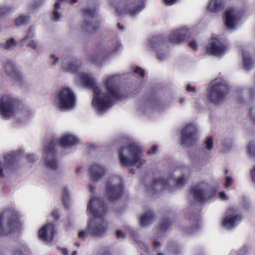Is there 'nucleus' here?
<instances>
[{
	"mask_svg": "<svg viewBox=\"0 0 255 255\" xmlns=\"http://www.w3.org/2000/svg\"><path fill=\"white\" fill-rule=\"evenodd\" d=\"M56 141L51 140L45 144L42 157L43 165L48 169L59 172V165L56 157Z\"/></svg>",
	"mask_w": 255,
	"mask_h": 255,
	"instance_id": "obj_7",
	"label": "nucleus"
},
{
	"mask_svg": "<svg viewBox=\"0 0 255 255\" xmlns=\"http://www.w3.org/2000/svg\"><path fill=\"white\" fill-rule=\"evenodd\" d=\"M172 252L175 255H178L181 252V248L180 247H175Z\"/></svg>",
	"mask_w": 255,
	"mask_h": 255,
	"instance_id": "obj_59",
	"label": "nucleus"
},
{
	"mask_svg": "<svg viewBox=\"0 0 255 255\" xmlns=\"http://www.w3.org/2000/svg\"><path fill=\"white\" fill-rule=\"evenodd\" d=\"M35 27L33 26H30L26 32L25 36L19 41L21 46H23L25 43L28 40L32 39L35 35Z\"/></svg>",
	"mask_w": 255,
	"mask_h": 255,
	"instance_id": "obj_33",
	"label": "nucleus"
},
{
	"mask_svg": "<svg viewBox=\"0 0 255 255\" xmlns=\"http://www.w3.org/2000/svg\"><path fill=\"white\" fill-rule=\"evenodd\" d=\"M233 178L230 177V176H227L225 178V187L226 188H228L229 187L231 186L232 184L233 183Z\"/></svg>",
	"mask_w": 255,
	"mask_h": 255,
	"instance_id": "obj_43",
	"label": "nucleus"
},
{
	"mask_svg": "<svg viewBox=\"0 0 255 255\" xmlns=\"http://www.w3.org/2000/svg\"><path fill=\"white\" fill-rule=\"evenodd\" d=\"M54 101L61 111H69L76 106V95L71 88L67 87H61L55 93Z\"/></svg>",
	"mask_w": 255,
	"mask_h": 255,
	"instance_id": "obj_5",
	"label": "nucleus"
},
{
	"mask_svg": "<svg viewBox=\"0 0 255 255\" xmlns=\"http://www.w3.org/2000/svg\"><path fill=\"white\" fill-rule=\"evenodd\" d=\"M241 221L242 217L239 212L230 208L222 220V225L224 229L229 230L237 226Z\"/></svg>",
	"mask_w": 255,
	"mask_h": 255,
	"instance_id": "obj_18",
	"label": "nucleus"
},
{
	"mask_svg": "<svg viewBox=\"0 0 255 255\" xmlns=\"http://www.w3.org/2000/svg\"><path fill=\"white\" fill-rule=\"evenodd\" d=\"M243 12L235 7H229L224 12V21L228 29L235 30L241 23Z\"/></svg>",
	"mask_w": 255,
	"mask_h": 255,
	"instance_id": "obj_11",
	"label": "nucleus"
},
{
	"mask_svg": "<svg viewBox=\"0 0 255 255\" xmlns=\"http://www.w3.org/2000/svg\"><path fill=\"white\" fill-rule=\"evenodd\" d=\"M150 109L147 103H144L140 105L139 111L143 114H145Z\"/></svg>",
	"mask_w": 255,
	"mask_h": 255,
	"instance_id": "obj_40",
	"label": "nucleus"
},
{
	"mask_svg": "<svg viewBox=\"0 0 255 255\" xmlns=\"http://www.w3.org/2000/svg\"><path fill=\"white\" fill-rule=\"evenodd\" d=\"M249 94L251 98L255 96V88H251L249 89Z\"/></svg>",
	"mask_w": 255,
	"mask_h": 255,
	"instance_id": "obj_60",
	"label": "nucleus"
},
{
	"mask_svg": "<svg viewBox=\"0 0 255 255\" xmlns=\"http://www.w3.org/2000/svg\"><path fill=\"white\" fill-rule=\"evenodd\" d=\"M197 128L195 123L186 124L181 131V144L183 145L191 146L196 140Z\"/></svg>",
	"mask_w": 255,
	"mask_h": 255,
	"instance_id": "obj_17",
	"label": "nucleus"
},
{
	"mask_svg": "<svg viewBox=\"0 0 255 255\" xmlns=\"http://www.w3.org/2000/svg\"><path fill=\"white\" fill-rule=\"evenodd\" d=\"M37 159V157L36 155L33 154H28L27 156V159L28 161L30 162H33L36 160Z\"/></svg>",
	"mask_w": 255,
	"mask_h": 255,
	"instance_id": "obj_51",
	"label": "nucleus"
},
{
	"mask_svg": "<svg viewBox=\"0 0 255 255\" xmlns=\"http://www.w3.org/2000/svg\"><path fill=\"white\" fill-rule=\"evenodd\" d=\"M112 52V51L107 50L106 49L101 50L99 54L97 55V56L99 55L100 59H93V61H95L96 62L99 63L100 60H108L110 58Z\"/></svg>",
	"mask_w": 255,
	"mask_h": 255,
	"instance_id": "obj_35",
	"label": "nucleus"
},
{
	"mask_svg": "<svg viewBox=\"0 0 255 255\" xmlns=\"http://www.w3.org/2000/svg\"><path fill=\"white\" fill-rule=\"evenodd\" d=\"M107 167L101 163H95L91 165L89 170V179L91 182L99 181L107 173Z\"/></svg>",
	"mask_w": 255,
	"mask_h": 255,
	"instance_id": "obj_22",
	"label": "nucleus"
},
{
	"mask_svg": "<svg viewBox=\"0 0 255 255\" xmlns=\"http://www.w3.org/2000/svg\"><path fill=\"white\" fill-rule=\"evenodd\" d=\"M169 226H170L169 221H165V222L162 223V225H161L160 230L161 231L165 230L167 228H168L169 227Z\"/></svg>",
	"mask_w": 255,
	"mask_h": 255,
	"instance_id": "obj_52",
	"label": "nucleus"
},
{
	"mask_svg": "<svg viewBox=\"0 0 255 255\" xmlns=\"http://www.w3.org/2000/svg\"><path fill=\"white\" fill-rule=\"evenodd\" d=\"M18 101L8 95L0 98V115L4 119H9L14 114Z\"/></svg>",
	"mask_w": 255,
	"mask_h": 255,
	"instance_id": "obj_12",
	"label": "nucleus"
},
{
	"mask_svg": "<svg viewBox=\"0 0 255 255\" xmlns=\"http://www.w3.org/2000/svg\"><path fill=\"white\" fill-rule=\"evenodd\" d=\"M157 150V146L154 145L151 147V149L148 151V153L149 154H155Z\"/></svg>",
	"mask_w": 255,
	"mask_h": 255,
	"instance_id": "obj_54",
	"label": "nucleus"
},
{
	"mask_svg": "<svg viewBox=\"0 0 255 255\" xmlns=\"http://www.w3.org/2000/svg\"><path fill=\"white\" fill-rule=\"evenodd\" d=\"M4 68L6 73L11 77H16L19 75V71L18 68L13 63L10 62L5 64Z\"/></svg>",
	"mask_w": 255,
	"mask_h": 255,
	"instance_id": "obj_31",
	"label": "nucleus"
},
{
	"mask_svg": "<svg viewBox=\"0 0 255 255\" xmlns=\"http://www.w3.org/2000/svg\"><path fill=\"white\" fill-rule=\"evenodd\" d=\"M105 217H89L88 227L91 235L101 237L106 233L108 227L104 220Z\"/></svg>",
	"mask_w": 255,
	"mask_h": 255,
	"instance_id": "obj_13",
	"label": "nucleus"
},
{
	"mask_svg": "<svg viewBox=\"0 0 255 255\" xmlns=\"http://www.w3.org/2000/svg\"><path fill=\"white\" fill-rule=\"evenodd\" d=\"M58 250L61 252L63 255H68V252L67 249L62 247H59Z\"/></svg>",
	"mask_w": 255,
	"mask_h": 255,
	"instance_id": "obj_56",
	"label": "nucleus"
},
{
	"mask_svg": "<svg viewBox=\"0 0 255 255\" xmlns=\"http://www.w3.org/2000/svg\"><path fill=\"white\" fill-rule=\"evenodd\" d=\"M189 171L185 169L183 171L182 175L177 180H175L173 175H169L166 179L160 178L156 179L152 187L149 189L150 192H153L154 190L158 191L166 189L171 191V187L176 185L179 187L184 186L188 182V178L189 176Z\"/></svg>",
	"mask_w": 255,
	"mask_h": 255,
	"instance_id": "obj_6",
	"label": "nucleus"
},
{
	"mask_svg": "<svg viewBox=\"0 0 255 255\" xmlns=\"http://www.w3.org/2000/svg\"><path fill=\"white\" fill-rule=\"evenodd\" d=\"M30 19L29 15L27 14H21L15 20V25L16 26H20L28 23Z\"/></svg>",
	"mask_w": 255,
	"mask_h": 255,
	"instance_id": "obj_34",
	"label": "nucleus"
},
{
	"mask_svg": "<svg viewBox=\"0 0 255 255\" xmlns=\"http://www.w3.org/2000/svg\"><path fill=\"white\" fill-rule=\"evenodd\" d=\"M57 1L54 4V10L52 13V15L55 21H58L61 15V9L60 7L61 3L67 1L71 3H75L77 1V0H56Z\"/></svg>",
	"mask_w": 255,
	"mask_h": 255,
	"instance_id": "obj_28",
	"label": "nucleus"
},
{
	"mask_svg": "<svg viewBox=\"0 0 255 255\" xmlns=\"http://www.w3.org/2000/svg\"><path fill=\"white\" fill-rule=\"evenodd\" d=\"M144 7L143 2H135L134 0H126L120 3L116 8V12L119 15L127 14L134 16L138 14Z\"/></svg>",
	"mask_w": 255,
	"mask_h": 255,
	"instance_id": "obj_14",
	"label": "nucleus"
},
{
	"mask_svg": "<svg viewBox=\"0 0 255 255\" xmlns=\"http://www.w3.org/2000/svg\"><path fill=\"white\" fill-rule=\"evenodd\" d=\"M51 216L55 219H58L59 211L57 209H54L51 213Z\"/></svg>",
	"mask_w": 255,
	"mask_h": 255,
	"instance_id": "obj_55",
	"label": "nucleus"
},
{
	"mask_svg": "<svg viewBox=\"0 0 255 255\" xmlns=\"http://www.w3.org/2000/svg\"><path fill=\"white\" fill-rule=\"evenodd\" d=\"M233 141L232 140H229V141H225L223 144L227 146V148H230L233 144Z\"/></svg>",
	"mask_w": 255,
	"mask_h": 255,
	"instance_id": "obj_58",
	"label": "nucleus"
},
{
	"mask_svg": "<svg viewBox=\"0 0 255 255\" xmlns=\"http://www.w3.org/2000/svg\"><path fill=\"white\" fill-rule=\"evenodd\" d=\"M122 77L120 74L107 75L102 81L103 89L98 85L94 88L91 104L95 111L103 114L121 99L122 93L119 86Z\"/></svg>",
	"mask_w": 255,
	"mask_h": 255,
	"instance_id": "obj_1",
	"label": "nucleus"
},
{
	"mask_svg": "<svg viewBox=\"0 0 255 255\" xmlns=\"http://www.w3.org/2000/svg\"><path fill=\"white\" fill-rule=\"evenodd\" d=\"M189 46L194 50H197L198 48V44L196 41H193L189 43Z\"/></svg>",
	"mask_w": 255,
	"mask_h": 255,
	"instance_id": "obj_53",
	"label": "nucleus"
},
{
	"mask_svg": "<svg viewBox=\"0 0 255 255\" xmlns=\"http://www.w3.org/2000/svg\"><path fill=\"white\" fill-rule=\"evenodd\" d=\"M95 189H96V188L94 185H93V184H89V187H88V189L90 192L93 193L94 191H95Z\"/></svg>",
	"mask_w": 255,
	"mask_h": 255,
	"instance_id": "obj_63",
	"label": "nucleus"
},
{
	"mask_svg": "<svg viewBox=\"0 0 255 255\" xmlns=\"http://www.w3.org/2000/svg\"><path fill=\"white\" fill-rule=\"evenodd\" d=\"M192 28L187 26L180 27L173 30L168 40L174 43H179L189 38L192 34Z\"/></svg>",
	"mask_w": 255,
	"mask_h": 255,
	"instance_id": "obj_20",
	"label": "nucleus"
},
{
	"mask_svg": "<svg viewBox=\"0 0 255 255\" xmlns=\"http://www.w3.org/2000/svg\"><path fill=\"white\" fill-rule=\"evenodd\" d=\"M186 91L190 92V93H196V90L194 86H193L190 84H188L187 85L186 87Z\"/></svg>",
	"mask_w": 255,
	"mask_h": 255,
	"instance_id": "obj_49",
	"label": "nucleus"
},
{
	"mask_svg": "<svg viewBox=\"0 0 255 255\" xmlns=\"http://www.w3.org/2000/svg\"><path fill=\"white\" fill-rule=\"evenodd\" d=\"M251 116L253 120L255 122V107L252 109L251 111Z\"/></svg>",
	"mask_w": 255,
	"mask_h": 255,
	"instance_id": "obj_62",
	"label": "nucleus"
},
{
	"mask_svg": "<svg viewBox=\"0 0 255 255\" xmlns=\"http://www.w3.org/2000/svg\"><path fill=\"white\" fill-rule=\"evenodd\" d=\"M13 11L12 6L5 5L0 8V16H4L11 13Z\"/></svg>",
	"mask_w": 255,
	"mask_h": 255,
	"instance_id": "obj_37",
	"label": "nucleus"
},
{
	"mask_svg": "<svg viewBox=\"0 0 255 255\" xmlns=\"http://www.w3.org/2000/svg\"><path fill=\"white\" fill-rule=\"evenodd\" d=\"M69 199V191L67 188L63 190V202L65 205H66Z\"/></svg>",
	"mask_w": 255,
	"mask_h": 255,
	"instance_id": "obj_45",
	"label": "nucleus"
},
{
	"mask_svg": "<svg viewBox=\"0 0 255 255\" xmlns=\"http://www.w3.org/2000/svg\"><path fill=\"white\" fill-rule=\"evenodd\" d=\"M190 193L195 200L204 202L212 198L215 195L214 191L207 183L202 182L191 188Z\"/></svg>",
	"mask_w": 255,
	"mask_h": 255,
	"instance_id": "obj_10",
	"label": "nucleus"
},
{
	"mask_svg": "<svg viewBox=\"0 0 255 255\" xmlns=\"http://www.w3.org/2000/svg\"><path fill=\"white\" fill-rule=\"evenodd\" d=\"M244 59V67L247 70H249L254 67V62L251 58L250 52L246 50H243Z\"/></svg>",
	"mask_w": 255,
	"mask_h": 255,
	"instance_id": "obj_30",
	"label": "nucleus"
},
{
	"mask_svg": "<svg viewBox=\"0 0 255 255\" xmlns=\"http://www.w3.org/2000/svg\"><path fill=\"white\" fill-rule=\"evenodd\" d=\"M142 148L136 142H132L119 149L118 158L124 165L135 166L141 168L146 163L143 158Z\"/></svg>",
	"mask_w": 255,
	"mask_h": 255,
	"instance_id": "obj_3",
	"label": "nucleus"
},
{
	"mask_svg": "<svg viewBox=\"0 0 255 255\" xmlns=\"http://www.w3.org/2000/svg\"><path fill=\"white\" fill-rule=\"evenodd\" d=\"M107 208L96 195H92L87 206V213L90 217L106 216Z\"/></svg>",
	"mask_w": 255,
	"mask_h": 255,
	"instance_id": "obj_15",
	"label": "nucleus"
},
{
	"mask_svg": "<svg viewBox=\"0 0 255 255\" xmlns=\"http://www.w3.org/2000/svg\"><path fill=\"white\" fill-rule=\"evenodd\" d=\"M190 222L192 224V227L186 231L188 234H193L199 229L200 226L199 220L197 219L195 220H191Z\"/></svg>",
	"mask_w": 255,
	"mask_h": 255,
	"instance_id": "obj_36",
	"label": "nucleus"
},
{
	"mask_svg": "<svg viewBox=\"0 0 255 255\" xmlns=\"http://www.w3.org/2000/svg\"><path fill=\"white\" fill-rule=\"evenodd\" d=\"M134 74L136 76L140 78H143L145 75V72L143 69L139 67H136L134 70Z\"/></svg>",
	"mask_w": 255,
	"mask_h": 255,
	"instance_id": "obj_39",
	"label": "nucleus"
},
{
	"mask_svg": "<svg viewBox=\"0 0 255 255\" xmlns=\"http://www.w3.org/2000/svg\"><path fill=\"white\" fill-rule=\"evenodd\" d=\"M81 62L77 60L68 61L64 60L62 62V68L67 72L72 74L76 73L81 67Z\"/></svg>",
	"mask_w": 255,
	"mask_h": 255,
	"instance_id": "obj_25",
	"label": "nucleus"
},
{
	"mask_svg": "<svg viewBox=\"0 0 255 255\" xmlns=\"http://www.w3.org/2000/svg\"><path fill=\"white\" fill-rule=\"evenodd\" d=\"M146 47L148 50L156 52V59L159 61L166 60L169 56V50L165 45L159 43L157 37H152L150 39Z\"/></svg>",
	"mask_w": 255,
	"mask_h": 255,
	"instance_id": "obj_16",
	"label": "nucleus"
},
{
	"mask_svg": "<svg viewBox=\"0 0 255 255\" xmlns=\"http://www.w3.org/2000/svg\"><path fill=\"white\" fill-rule=\"evenodd\" d=\"M76 83L83 87L92 89L98 86L94 75L90 72H80L77 74L75 78Z\"/></svg>",
	"mask_w": 255,
	"mask_h": 255,
	"instance_id": "obj_21",
	"label": "nucleus"
},
{
	"mask_svg": "<svg viewBox=\"0 0 255 255\" xmlns=\"http://www.w3.org/2000/svg\"><path fill=\"white\" fill-rule=\"evenodd\" d=\"M97 7L95 4L85 7L83 14L85 17V23L82 27L88 32H93L98 28V26L94 23V17L96 14Z\"/></svg>",
	"mask_w": 255,
	"mask_h": 255,
	"instance_id": "obj_19",
	"label": "nucleus"
},
{
	"mask_svg": "<svg viewBox=\"0 0 255 255\" xmlns=\"http://www.w3.org/2000/svg\"><path fill=\"white\" fill-rule=\"evenodd\" d=\"M90 235L89 233V228L88 227V230H82L78 233V236L81 238H84L86 237H87L88 235Z\"/></svg>",
	"mask_w": 255,
	"mask_h": 255,
	"instance_id": "obj_44",
	"label": "nucleus"
},
{
	"mask_svg": "<svg viewBox=\"0 0 255 255\" xmlns=\"http://www.w3.org/2000/svg\"><path fill=\"white\" fill-rule=\"evenodd\" d=\"M213 140L211 137H208L205 144L204 148L201 151L200 153V159L202 161H206L211 158V150L213 148Z\"/></svg>",
	"mask_w": 255,
	"mask_h": 255,
	"instance_id": "obj_26",
	"label": "nucleus"
},
{
	"mask_svg": "<svg viewBox=\"0 0 255 255\" xmlns=\"http://www.w3.org/2000/svg\"><path fill=\"white\" fill-rule=\"evenodd\" d=\"M39 5L37 3H31L29 6V10L31 12H34L39 7Z\"/></svg>",
	"mask_w": 255,
	"mask_h": 255,
	"instance_id": "obj_47",
	"label": "nucleus"
},
{
	"mask_svg": "<svg viewBox=\"0 0 255 255\" xmlns=\"http://www.w3.org/2000/svg\"><path fill=\"white\" fill-rule=\"evenodd\" d=\"M27 43V46L33 49H35L37 47V43L36 41L32 39L28 40Z\"/></svg>",
	"mask_w": 255,
	"mask_h": 255,
	"instance_id": "obj_42",
	"label": "nucleus"
},
{
	"mask_svg": "<svg viewBox=\"0 0 255 255\" xmlns=\"http://www.w3.org/2000/svg\"><path fill=\"white\" fill-rule=\"evenodd\" d=\"M124 191L122 179L119 176H110L106 185V196L111 201L120 197Z\"/></svg>",
	"mask_w": 255,
	"mask_h": 255,
	"instance_id": "obj_8",
	"label": "nucleus"
},
{
	"mask_svg": "<svg viewBox=\"0 0 255 255\" xmlns=\"http://www.w3.org/2000/svg\"><path fill=\"white\" fill-rule=\"evenodd\" d=\"M55 230L53 224H47L42 226L39 230L38 237L44 242L51 243L55 234Z\"/></svg>",
	"mask_w": 255,
	"mask_h": 255,
	"instance_id": "obj_23",
	"label": "nucleus"
},
{
	"mask_svg": "<svg viewBox=\"0 0 255 255\" xmlns=\"http://www.w3.org/2000/svg\"><path fill=\"white\" fill-rule=\"evenodd\" d=\"M23 226L21 217L13 208L8 207L0 213V236L19 233Z\"/></svg>",
	"mask_w": 255,
	"mask_h": 255,
	"instance_id": "obj_2",
	"label": "nucleus"
},
{
	"mask_svg": "<svg viewBox=\"0 0 255 255\" xmlns=\"http://www.w3.org/2000/svg\"><path fill=\"white\" fill-rule=\"evenodd\" d=\"M248 150L249 154L255 156V141H252L249 144Z\"/></svg>",
	"mask_w": 255,
	"mask_h": 255,
	"instance_id": "obj_38",
	"label": "nucleus"
},
{
	"mask_svg": "<svg viewBox=\"0 0 255 255\" xmlns=\"http://www.w3.org/2000/svg\"><path fill=\"white\" fill-rule=\"evenodd\" d=\"M16 45V43L14 41V39L11 38L7 41L5 48L7 49H12Z\"/></svg>",
	"mask_w": 255,
	"mask_h": 255,
	"instance_id": "obj_41",
	"label": "nucleus"
},
{
	"mask_svg": "<svg viewBox=\"0 0 255 255\" xmlns=\"http://www.w3.org/2000/svg\"><path fill=\"white\" fill-rule=\"evenodd\" d=\"M219 196L220 200L226 201L228 199V196L224 191H221L219 193Z\"/></svg>",
	"mask_w": 255,
	"mask_h": 255,
	"instance_id": "obj_48",
	"label": "nucleus"
},
{
	"mask_svg": "<svg viewBox=\"0 0 255 255\" xmlns=\"http://www.w3.org/2000/svg\"><path fill=\"white\" fill-rule=\"evenodd\" d=\"M178 0H163L164 2L169 5L174 4Z\"/></svg>",
	"mask_w": 255,
	"mask_h": 255,
	"instance_id": "obj_57",
	"label": "nucleus"
},
{
	"mask_svg": "<svg viewBox=\"0 0 255 255\" xmlns=\"http://www.w3.org/2000/svg\"><path fill=\"white\" fill-rule=\"evenodd\" d=\"M224 7V0H209L207 9L211 12L216 13L221 11Z\"/></svg>",
	"mask_w": 255,
	"mask_h": 255,
	"instance_id": "obj_27",
	"label": "nucleus"
},
{
	"mask_svg": "<svg viewBox=\"0 0 255 255\" xmlns=\"http://www.w3.org/2000/svg\"><path fill=\"white\" fill-rule=\"evenodd\" d=\"M127 233H124L121 230H118L116 232V236L118 239H124Z\"/></svg>",
	"mask_w": 255,
	"mask_h": 255,
	"instance_id": "obj_50",
	"label": "nucleus"
},
{
	"mask_svg": "<svg viewBox=\"0 0 255 255\" xmlns=\"http://www.w3.org/2000/svg\"><path fill=\"white\" fill-rule=\"evenodd\" d=\"M57 142L65 148H68L79 143V140L72 133H66L60 137Z\"/></svg>",
	"mask_w": 255,
	"mask_h": 255,
	"instance_id": "obj_24",
	"label": "nucleus"
},
{
	"mask_svg": "<svg viewBox=\"0 0 255 255\" xmlns=\"http://www.w3.org/2000/svg\"><path fill=\"white\" fill-rule=\"evenodd\" d=\"M229 93L227 83L224 79L219 78L211 82L207 91V99L213 104H221Z\"/></svg>",
	"mask_w": 255,
	"mask_h": 255,
	"instance_id": "obj_4",
	"label": "nucleus"
},
{
	"mask_svg": "<svg viewBox=\"0 0 255 255\" xmlns=\"http://www.w3.org/2000/svg\"><path fill=\"white\" fill-rule=\"evenodd\" d=\"M229 45L220 36L212 37L208 41L206 53L218 57L224 56L228 52Z\"/></svg>",
	"mask_w": 255,
	"mask_h": 255,
	"instance_id": "obj_9",
	"label": "nucleus"
},
{
	"mask_svg": "<svg viewBox=\"0 0 255 255\" xmlns=\"http://www.w3.org/2000/svg\"><path fill=\"white\" fill-rule=\"evenodd\" d=\"M153 213L151 211L142 214L139 219V223L142 226H146L151 223L153 219Z\"/></svg>",
	"mask_w": 255,
	"mask_h": 255,
	"instance_id": "obj_32",
	"label": "nucleus"
},
{
	"mask_svg": "<svg viewBox=\"0 0 255 255\" xmlns=\"http://www.w3.org/2000/svg\"><path fill=\"white\" fill-rule=\"evenodd\" d=\"M30 251L25 243H21L16 245L12 249L11 255H29Z\"/></svg>",
	"mask_w": 255,
	"mask_h": 255,
	"instance_id": "obj_29",
	"label": "nucleus"
},
{
	"mask_svg": "<svg viewBox=\"0 0 255 255\" xmlns=\"http://www.w3.org/2000/svg\"><path fill=\"white\" fill-rule=\"evenodd\" d=\"M50 58L51 60V62L53 65H57L59 60V58L54 54H52L50 55Z\"/></svg>",
	"mask_w": 255,
	"mask_h": 255,
	"instance_id": "obj_46",
	"label": "nucleus"
},
{
	"mask_svg": "<svg viewBox=\"0 0 255 255\" xmlns=\"http://www.w3.org/2000/svg\"><path fill=\"white\" fill-rule=\"evenodd\" d=\"M251 175L253 180L255 182V167L251 171Z\"/></svg>",
	"mask_w": 255,
	"mask_h": 255,
	"instance_id": "obj_64",
	"label": "nucleus"
},
{
	"mask_svg": "<svg viewBox=\"0 0 255 255\" xmlns=\"http://www.w3.org/2000/svg\"><path fill=\"white\" fill-rule=\"evenodd\" d=\"M186 100V99L185 97H179V98L178 99V102L180 104H183L185 102Z\"/></svg>",
	"mask_w": 255,
	"mask_h": 255,
	"instance_id": "obj_61",
	"label": "nucleus"
}]
</instances>
